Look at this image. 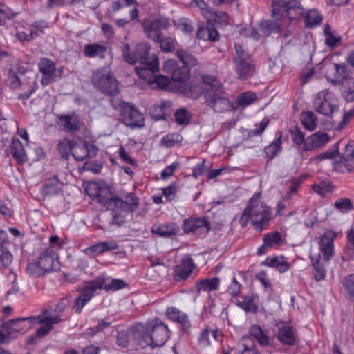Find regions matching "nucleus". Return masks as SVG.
<instances>
[{
  "mask_svg": "<svg viewBox=\"0 0 354 354\" xmlns=\"http://www.w3.org/2000/svg\"><path fill=\"white\" fill-rule=\"evenodd\" d=\"M260 197L261 193L257 192L248 201L239 220L242 227H245L250 221L254 227L261 232L269 226L270 222L274 218L271 207L262 202Z\"/></svg>",
  "mask_w": 354,
  "mask_h": 354,
  "instance_id": "nucleus-1",
  "label": "nucleus"
},
{
  "mask_svg": "<svg viewBox=\"0 0 354 354\" xmlns=\"http://www.w3.org/2000/svg\"><path fill=\"white\" fill-rule=\"evenodd\" d=\"M111 106L115 109H120L123 122L131 128H141L145 125L142 113L132 103H127L120 98L113 97L110 100Z\"/></svg>",
  "mask_w": 354,
  "mask_h": 354,
  "instance_id": "nucleus-2",
  "label": "nucleus"
},
{
  "mask_svg": "<svg viewBox=\"0 0 354 354\" xmlns=\"http://www.w3.org/2000/svg\"><path fill=\"white\" fill-rule=\"evenodd\" d=\"M91 82L97 91L106 95L115 96L119 93L118 82L108 68H100L94 71Z\"/></svg>",
  "mask_w": 354,
  "mask_h": 354,
  "instance_id": "nucleus-3",
  "label": "nucleus"
},
{
  "mask_svg": "<svg viewBox=\"0 0 354 354\" xmlns=\"http://www.w3.org/2000/svg\"><path fill=\"white\" fill-rule=\"evenodd\" d=\"M234 48L233 62L238 79L245 80L252 77L256 71L254 61L241 45L235 43Z\"/></svg>",
  "mask_w": 354,
  "mask_h": 354,
  "instance_id": "nucleus-4",
  "label": "nucleus"
},
{
  "mask_svg": "<svg viewBox=\"0 0 354 354\" xmlns=\"http://www.w3.org/2000/svg\"><path fill=\"white\" fill-rule=\"evenodd\" d=\"M304 9L299 0H275L272 1V17L276 20L288 17L290 21L298 20Z\"/></svg>",
  "mask_w": 354,
  "mask_h": 354,
  "instance_id": "nucleus-5",
  "label": "nucleus"
},
{
  "mask_svg": "<svg viewBox=\"0 0 354 354\" xmlns=\"http://www.w3.org/2000/svg\"><path fill=\"white\" fill-rule=\"evenodd\" d=\"M204 99L206 105L216 113H223L229 110L231 106L229 95L223 86L214 90L205 89Z\"/></svg>",
  "mask_w": 354,
  "mask_h": 354,
  "instance_id": "nucleus-6",
  "label": "nucleus"
},
{
  "mask_svg": "<svg viewBox=\"0 0 354 354\" xmlns=\"http://www.w3.org/2000/svg\"><path fill=\"white\" fill-rule=\"evenodd\" d=\"M86 194L103 205L106 209H113L116 196L104 183H89L86 187Z\"/></svg>",
  "mask_w": 354,
  "mask_h": 354,
  "instance_id": "nucleus-7",
  "label": "nucleus"
},
{
  "mask_svg": "<svg viewBox=\"0 0 354 354\" xmlns=\"http://www.w3.org/2000/svg\"><path fill=\"white\" fill-rule=\"evenodd\" d=\"M338 100L335 95L328 90L319 92L313 101V108L319 113L331 116L338 110Z\"/></svg>",
  "mask_w": 354,
  "mask_h": 354,
  "instance_id": "nucleus-8",
  "label": "nucleus"
},
{
  "mask_svg": "<svg viewBox=\"0 0 354 354\" xmlns=\"http://www.w3.org/2000/svg\"><path fill=\"white\" fill-rule=\"evenodd\" d=\"M143 31L147 37L151 40H159L161 37L162 30H167L171 26V21L169 18L159 15L156 17L146 19L142 24Z\"/></svg>",
  "mask_w": 354,
  "mask_h": 354,
  "instance_id": "nucleus-9",
  "label": "nucleus"
},
{
  "mask_svg": "<svg viewBox=\"0 0 354 354\" xmlns=\"http://www.w3.org/2000/svg\"><path fill=\"white\" fill-rule=\"evenodd\" d=\"M150 47L146 44H139L136 46L135 50L130 53L129 44H125L122 47L124 60L130 64H135L138 62L140 65L149 62L151 57L149 56Z\"/></svg>",
  "mask_w": 354,
  "mask_h": 354,
  "instance_id": "nucleus-10",
  "label": "nucleus"
},
{
  "mask_svg": "<svg viewBox=\"0 0 354 354\" xmlns=\"http://www.w3.org/2000/svg\"><path fill=\"white\" fill-rule=\"evenodd\" d=\"M37 323L35 316L10 319L3 324V330L8 333L10 338H15L18 333H24L32 325Z\"/></svg>",
  "mask_w": 354,
  "mask_h": 354,
  "instance_id": "nucleus-11",
  "label": "nucleus"
},
{
  "mask_svg": "<svg viewBox=\"0 0 354 354\" xmlns=\"http://www.w3.org/2000/svg\"><path fill=\"white\" fill-rule=\"evenodd\" d=\"M182 227L184 233L192 232L199 236H205L210 230L209 223L205 217H192L185 219Z\"/></svg>",
  "mask_w": 354,
  "mask_h": 354,
  "instance_id": "nucleus-12",
  "label": "nucleus"
},
{
  "mask_svg": "<svg viewBox=\"0 0 354 354\" xmlns=\"http://www.w3.org/2000/svg\"><path fill=\"white\" fill-rule=\"evenodd\" d=\"M196 265L189 254L183 256L178 265L174 268V280L176 282L186 281L193 272Z\"/></svg>",
  "mask_w": 354,
  "mask_h": 354,
  "instance_id": "nucleus-13",
  "label": "nucleus"
},
{
  "mask_svg": "<svg viewBox=\"0 0 354 354\" xmlns=\"http://www.w3.org/2000/svg\"><path fill=\"white\" fill-rule=\"evenodd\" d=\"M57 124L67 133H75L84 128V122L75 113L57 115Z\"/></svg>",
  "mask_w": 354,
  "mask_h": 354,
  "instance_id": "nucleus-14",
  "label": "nucleus"
},
{
  "mask_svg": "<svg viewBox=\"0 0 354 354\" xmlns=\"http://www.w3.org/2000/svg\"><path fill=\"white\" fill-rule=\"evenodd\" d=\"M163 68L166 72L171 74V77L174 82H185L189 78L190 73L187 66H179L175 60L166 61Z\"/></svg>",
  "mask_w": 354,
  "mask_h": 354,
  "instance_id": "nucleus-15",
  "label": "nucleus"
},
{
  "mask_svg": "<svg viewBox=\"0 0 354 354\" xmlns=\"http://www.w3.org/2000/svg\"><path fill=\"white\" fill-rule=\"evenodd\" d=\"M38 261L46 272L59 269L58 254L53 247H46L40 253Z\"/></svg>",
  "mask_w": 354,
  "mask_h": 354,
  "instance_id": "nucleus-16",
  "label": "nucleus"
},
{
  "mask_svg": "<svg viewBox=\"0 0 354 354\" xmlns=\"http://www.w3.org/2000/svg\"><path fill=\"white\" fill-rule=\"evenodd\" d=\"M39 72L42 74L41 84L43 86L54 82L56 78V66L53 61L41 58L38 63Z\"/></svg>",
  "mask_w": 354,
  "mask_h": 354,
  "instance_id": "nucleus-17",
  "label": "nucleus"
},
{
  "mask_svg": "<svg viewBox=\"0 0 354 354\" xmlns=\"http://www.w3.org/2000/svg\"><path fill=\"white\" fill-rule=\"evenodd\" d=\"M158 59L156 55L151 56L149 62L143 64L140 66L136 67L138 75L148 82L153 84V79L157 72H158Z\"/></svg>",
  "mask_w": 354,
  "mask_h": 354,
  "instance_id": "nucleus-18",
  "label": "nucleus"
},
{
  "mask_svg": "<svg viewBox=\"0 0 354 354\" xmlns=\"http://www.w3.org/2000/svg\"><path fill=\"white\" fill-rule=\"evenodd\" d=\"M336 234L330 230L324 232L319 241V250L324 261H329L334 255V241Z\"/></svg>",
  "mask_w": 354,
  "mask_h": 354,
  "instance_id": "nucleus-19",
  "label": "nucleus"
},
{
  "mask_svg": "<svg viewBox=\"0 0 354 354\" xmlns=\"http://www.w3.org/2000/svg\"><path fill=\"white\" fill-rule=\"evenodd\" d=\"M276 337L283 346H293L296 344L295 330L286 322H281L277 325Z\"/></svg>",
  "mask_w": 354,
  "mask_h": 354,
  "instance_id": "nucleus-20",
  "label": "nucleus"
},
{
  "mask_svg": "<svg viewBox=\"0 0 354 354\" xmlns=\"http://www.w3.org/2000/svg\"><path fill=\"white\" fill-rule=\"evenodd\" d=\"M139 204V198L133 193H128L122 198L116 196L114 207H117L125 212H134Z\"/></svg>",
  "mask_w": 354,
  "mask_h": 354,
  "instance_id": "nucleus-21",
  "label": "nucleus"
},
{
  "mask_svg": "<svg viewBox=\"0 0 354 354\" xmlns=\"http://www.w3.org/2000/svg\"><path fill=\"white\" fill-rule=\"evenodd\" d=\"M131 336L135 344L141 348H145L147 346L153 348L149 330H145L142 325H138L134 329L131 330Z\"/></svg>",
  "mask_w": 354,
  "mask_h": 354,
  "instance_id": "nucleus-22",
  "label": "nucleus"
},
{
  "mask_svg": "<svg viewBox=\"0 0 354 354\" xmlns=\"http://www.w3.org/2000/svg\"><path fill=\"white\" fill-rule=\"evenodd\" d=\"M330 140V137L325 132H317L308 136L303 146L305 151H313L326 145Z\"/></svg>",
  "mask_w": 354,
  "mask_h": 354,
  "instance_id": "nucleus-23",
  "label": "nucleus"
},
{
  "mask_svg": "<svg viewBox=\"0 0 354 354\" xmlns=\"http://www.w3.org/2000/svg\"><path fill=\"white\" fill-rule=\"evenodd\" d=\"M149 333L153 348L162 346L169 339V330L162 323L155 324L149 330Z\"/></svg>",
  "mask_w": 354,
  "mask_h": 354,
  "instance_id": "nucleus-24",
  "label": "nucleus"
},
{
  "mask_svg": "<svg viewBox=\"0 0 354 354\" xmlns=\"http://www.w3.org/2000/svg\"><path fill=\"white\" fill-rule=\"evenodd\" d=\"M118 249V243L114 241H102L84 249V252L86 255L95 257L105 252Z\"/></svg>",
  "mask_w": 354,
  "mask_h": 354,
  "instance_id": "nucleus-25",
  "label": "nucleus"
},
{
  "mask_svg": "<svg viewBox=\"0 0 354 354\" xmlns=\"http://www.w3.org/2000/svg\"><path fill=\"white\" fill-rule=\"evenodd\" d=\"M345 149V153L341 157L338 167L343 172L352 171L354 169V145L348 144Z\"/></svg>",
  "mask_w": 354,
  "mask_h": 354,
  "instance_id": "nucleus-26",
  "label": "nucleus"
},
{
  "mask_svg": "<svg viewBox=\"0 0 354 354\" xmlns=\"http://www.w3.org/2000/svg\"><path fill=\"white\" fill-rule=\"evenodd\" d=\"M179 227L175 223H165L160 225H153L151 233L160 237L170 238L179 232Z\"/></svg>",
  "mask_w": 354,
  "mask_h": 354,
  "instance_id": "nucleus-27",
  "label": "nucleus"
},
{
  "mask_svg": "<svg viewBox=\"0 0 354 354\" xmlns=\"http://www.w3.org/2000/svg\"><path fill=\"white\" fill-rule=\"evenodd\" d=\"M261 264L265 266L275 268L281 273L287 272L290 268V263L283 256L268 257Z\"/></svg>",
  "mask_w": 354,
  "mask_h": 354,
  "instance_id": "nucleus-28",
  "label": "nucleus"
},
{
  "mask_svg": "<svg viewBox=\"0 0 354 354\" xmlns=\"http://www.w3.org/2000/svg\"><path fill=\"white\" fill-rule=\"evenodd\" d=\"M220 285V279L218 277H213L212 279H202L195 282V286L198 292H212L218 289Z\"/></svg>",
  "mask_w": 354,
  "mask_h": 354,
  "instance_id": "nucleus-29",
  "label": "nucleus"
},
{
  "mask_svg": "<svg viewBox=\"0 0 354 354\" xmlns=\"http://www.w3.org/2000/svg\"><path fill=\"white\" fill-rule=\"evenodd\" d=\"M10 153L17 163L22 165L27 161V156L24 145L18 138L12 140L10 144Z\"/></svg>",
  "mask_w": 354,
  "mask_h": 354,
  "instance_id": "nucleus-30",
  "label": "nucleus"
},
{
  "mask_svg": "<svg viewBox=\"0 0 354 354\" xmlns=\"http://www.w3.org/2000/svg\"><path fill=\"white\" fill-rule=\"evenodd\" d=\"M196 36L199 39L214 42L219 39L218 31L213 26H203L199 27L196 32Z\"/></svg>",
  "mask_w": 354,
  "mask_h": 354,
  "instance_id": "nucleus-31",
  "label": "nucleus"
},
{
  "mask_svg": "<svg viewBox=\"0 0 354 354\" xmlns=\"http://www.w3.org/2000/svg\"><path fill=\"white\" fill-rule=\"evenodd\" d=\"M106 51L107 48L105 46L97 43L86 44L84 49V55L89 58L99 57L100 59H104Z\"/></svg>",
  "mask_w": 354,
  "mask_h": 354,
  "instance_id": "nucleus-32",
  "label": "nucleus"
},
{
  "mask_svg": "<svg viewBox=\"0 0 354 354\" xmlns=\"http://www.w3.org/2000/svg\"><path fill=\"white\" fill-rule=\"evenodd\" d=\"M249 335L254 337L262 346H268L270 339L258 324L252 325L249 328Z\"/></svg>",
  "mask_w": 354,
  "mask_h": 354,
  "instance_id": "nucleus-33",
  "label": "nucleus"
},
{
  "mask_svg": "<svg viewBox=\"0 0 354 354\" xmlns=\"http://www.w3.org/2000/svg\"><path fill=\"white\" fill-rule=\"evenodd\" d=\"M102 288V283L97 281H91L85 283V285L80 290V297L86 299L88 302L94 295V292Z\"/></svg>",
  "mask_w": 354,
  "mask_h": 354,
  "instance_id": "nucleus-34",
  "label": "nucleus"
},
{
  "mask_svg": "<svg viewBox=\"0 0 354 354\" xmlns=\"http://www.w3.org/2000/svg\"><path fill=\"white\" fill-rule=\"evenodd\" d=\"M205 90L202 84L196 82H192L190 84H185L183 87L184 95L194 99H198L202 94L204 95Z\"/></svg>",
  "mask_w": 354,
  "mask_h": 354,
  "instance_id": "nucleus-35",
  "label": "nucleus"
},
{
  "mask_svg": "<svg viewBox=\"0 0 354 354\" xmlns=\"http://www.w3.org/2000/svg\"><path fill=\"white\" fill-rule=\"evenodd\" d=\"M311 265L313 267V275L314 279L317 281H320L325 279L326 272L324 265L320 261L319 257H311Z\"/></svg>",
  "mask_w": 354,
  "mask_h": 354,
  "instance_id": "nucleus-36",
  "label": "nucleus"
},
{
  "mask_svg": "<svg viewBox=\"0 0 354 354\" xmlns=\"http://www.w3.org/2000/svg\"><path fill=\"white\" fill-rule=\"evenodd\" d=\"M322 19V16L318 10L311 9L304 16L305 26L306 28H312L321 24Z\"/></svg>",
  "mask_w": 354,
  "mask_h": 354,
  "instance_id": "nucleus-37",
  "label": "nucleus"
},
{
  "mask_svg": "<svg viewBox=\"0 0 354 354\" xmlns=\"http://www.w3.org/2000/svg\"><path fill=\"white\" fill-rule=\"evenodd\" d=\"M176 55L181 61L183 64L182 66H187L188 68H189V67L196 66L198 64L197 59L186 50H177Z\"/></svg>",
  "mask_w": 354,
  "mask_h": 354,
  "instance_id": "nucleus-38",
  "label": "nucleus"
},
{
  "mask_svg": "<svg viewBox=\"0 0 354 354\" xmlns=\"http://www.w3.org/2000/svg\"><path fill=\"white\" fill-rule=\"evenodd\" d=\"M301 120L304 127L308 131H313L317 127V117L312 111L303 112Z\"/></svg>",
  "mask_w": 354,
  "mask_h": 354,
  "instance_id": "nucleus-39",
  "label": "nucleus"
},
{
  "mask_svg": "<svg viewBox=\"0 0 354 354\" xmlns=\"http://www.w3.org/2000/svg\"><path fill=\"white\" fill-rule=\"evenodd\" d=\"M263 242L269 248H273L283 245V239L281 232L274 231L266 234L263 236Z\"/></svg>",
  "mask_w": 354,
  "mask_h": 354,
  "instance_id": "nucleus-40",
  "label": "nucleus"
},
{
  "mask_svg": "<svg viewBox=\"0 0 354 354\" xmlns=\"http://www.w3.org/2000/svg\"><path fill=\"white\" fill-rule=\"evenodd\" d=\"M61 183L57 177L47 180L42 187V192L46 195L57 194L60 189Z\"/></svg>",
  "mask_w": 354,
  "mask_h": 354,
  "instance_id": "nucleus-41",
  "label": "nucleus"
},
{
  "mask_svg": "<svg viewBox=\"0 0 354 354\" xmlns=\"http://www.w3.org/2000/svg\"><path fill=\"white\" fill-rule=\"evenodd\" d=\"M73 142L69 139L64 138L57 144V149L59 153L66 160H68L70 155H72Z\"/></svg>",
  "mask_w": 354,
  "mask_h": 354,
  "instance_id": "nucleus-42",
  "label": "nucleus"
},
{
  "mask_svg": "<svg viewBox=\"0 0 354 354\" xmlns=\"http://www.w3.org/2000/svg\"><path fill=\"white\" fill-rule=\"evenodd\" d=\"M257 99V95L254 93L248 91L239 94L236 100V104L238 106L245 108L251 105Z\"/></svg>",
  "mask_w": 354,
  "mask_h": 354,
  "instance_id": "nucleus-43",
  "label": "nucleus"
},
{
  "mask_svg": "<svg viewBox=\"0 0 354 354\" xmlns=\"http://www.w3.org/2000/svg\"><path fill=\"white\" fill-rule=\"evenodd\" d=\"M237 306L246 312L256 313L257 306L254 304V297L253 295H246L242 300H239Z\"/></svg>",
  "mask_w": 354,
  "mask_h": 354,
  "instance_id": "nucleus-44",
  "label": "nucleus"
},
{
  "mask_svg": "<svg viewBox=\"0 0 354 354\" xmlns=\"http://www.w3.org/2000/svg\"><path fill=\"white\" fill-rule=\"evenodd\" d=\"M72 156L77 161H83L88 158V153H86L84 141L79 143L73 142Z\"/></svg>",
  "mask_w": 354,
  "mask_h": 354,
  "instance_id": "nucleus-45",
  "label": "nucleus"
},
{
  "mask_svg": "<svg viewBox=\"0 0 354 354\" xmlns=\"http://www.w3.org/2000/svg\"><path fill=\"white\" fill-rule=\"evenodd\" d=\"M183 137L177 133H169L163 136L160 140L161 145L165 147H172L176 145H180Z\"/></svg>",
  "mask_w": 354,
  "mask_h": 354,
  "instance_id": "nucleus-46",
  "label": "nucleus"
},
{
  "mask_svg": "<svg viewBox=\"0 0 354 354\" xmlns=\"http://www.w3.org/2000/svg\"><path fill=\"white\" fill-rule=\"evenodd\" d=\"M49 310L46 309L42 310L41 313L37 316H35L37 324H41V322H46L48 325L51 326V328H53V325L55 324H57L62 321L59 315L55 316H48Z\"/></svg>",
  "mask_w": 354,
  "mask_h": 354,
  "instance_id": "nucleus-47",
  "label": "nucleus"
},
{
  "mask_svg": "<svg viewBox=\"0 0 354 354\" xmlns=\"http://www.w3.org/2000/svg\"><path fill=\"white\" fill-rule=\"evenodd\" d=\"M324 33L325 44L330 48L336 47L341 42V37L333 34L331 28L328 24L324 26Z\"/></svg>",
  "mask_w": 354,
  "mask_h": 354,
  "instance_id": "nucleus-48",
  "label": "nucleus"
},
{
  "mask_svg": "<svg viewBox=\"0 0 354 354\" xmlns=\"http://www.w3.org/2000/svg\"><path fill=\"white\" fill-rule=\"evenodd\" d=\"M281 136L274 139V140L268 146L265 148V153L266 156L270 158H274L279 151L281 150Z\"/></svg>",
  "mask_w": 354,
  "mask_h": 354,
  "instance_id": "nucleus-49",
  "label": "nucleus"
},
{
  "mask_svg": "<svg viewBox=\"0 0 354 354\" xmlns=\"http://www.w3.org/2000/svg\"><path fill=\"white\" fill-rule=\"evenodd\" d=\"M203 80V87L205 89H216L217 87L223 86L222 83L217 79L216 77L211 75H203L201 77Z\"/></svg>",
  "mask_w": 354,
  "mask_h": 354,
  "instance_id": "nucleus-50",
  "label": "nucleus"
},
{
  "mask_svg": "<svg viewBox=\"0 0 354 354\" xmlns=\"http://www.w3.org/2000/svg\"><path fill=\"white\" fill-rule=\"evenodd\" d=\"M174 118L178 124L187 125L190 122L191 113L186 109L181 108L176 111Z\"/></svg>",
  "mask_w": 354,
  "mask_h": 354,
  "instance_id": "nucleus-51",
  "label": "nucleus"
},
{
  "mask_svg": "<svg viewBox=\"0 0 354 354\" xmlns=\"http://www.w3.org/2000/svg\"><path fill=\"white\" fill-rule=\"evenodd\" d=\"M263 32L266 35L278 33L281 31V26L277 21H266L261 23Z\"/></svg>",
  "mask_w": 354,
  "mask_h": 354,
  "instance_id": "nucleus-52",
  "label": "nucleus"
},
{
  "mask_svg": "<svg viewBox=\"0 0 354 354\" xmlns=\"http://www.w3.org/2000/svg\"><path fill=\"white\" fill-rule=\"evenodd\" d=\"M242 345L243 349L241 354H258L255 344L249 336L245 335L242 337Z\"/></svg>",
  "mask_w": 354,
  "mask_h": 354,
  "instance_id": "nucleus-53",
  "label": "nucleus"
},
{
  "mask_svg": "<svg viewBox=\"0 0 354 354\" xmlns=\"http://www.w3.org/2000/svg\"><path fill=\"white\" fill-rule=\"evenodd\" d=\"M12 255L6 247H0V270L6 268L12 262Z\"/></svg>",
  "mask_w": 354,
  "mask_h": 354,
  "instance_id": "nucleus-54",
  "label": "nucleus"
},
{
  "mask_svg": "<svg viewBox=\"0 0 354 354\" xmlns=\"http://www.w3.org/2000/svg\"><path fill=\"white\" fill-rule=\"evenodd\" d=\"M292 140L297 145H304L306 142L304 133L297 126H295L290 130Z\"/></svg>",
  "mask_w": 354,
  "mask_h": 354,
  "instance_id": "nucleus-55",
  "label": "nucleus"
},
{
  "mask_svg": "<svg viewBox=\"0 0 354 354\" xmlns=\"http://www.w3.org/2000/svg\"><path fill=\"white\" fill-rule=\"evenodd\" d=\"M334 207L342 213H347L353 207L351 201L348 198L337 200Z\"/></svg>",
  "mask_w": 354,
  "mask_h": 354,
  "instance_id": "nucleus-56",
  "label": "nucleus"
},
{
  "mask_svg": "<svg viewBox=\"0 0 354 354\" xmlns=\"http://www.w3.org/2000/svg\"><path fill=\"white\" fill-rule=\"evenodd\" d=\"M26 272L34 277L41 276L47 272L43 268L39 262H32L29 263L26 267Z\"/></svg>",
  "mask_w": 354,
  "mask_h": 354,
  "instance_id": "nucleus-57",
  "label": "nucleus"
},
{
  "mask_svg": "<svg viewBox=\"0 0 354 354\" xmlns=\"http://www.w3.org/2000/svg\"><path fill=\"white\" fill-rule=\"evenodd\" d=\"M348 245L345 250V255L347 260L354 258V231L351 229L347 232Z\"/></svg>",
  "mask_w": 354,
  "mask_h": 354,
  "instance_id": "nucleus-58",
  "label": "nucleus"
},
{
  "mask_svg": "<svg viewBox=\"0 0 354 354\" xmlns=\"http://www.w3.org/2000/svg\"><path fill=\"white\" fill-rule=\"evenodd\" d=\"M176 25L177 28L184 33L190 34L194 31L193 23L189 19L180 18Z\"/></svg>",
  "mask_w": 354,
  "mask_h": 354,
  "instance_id": "nucleus-59",
  "label": "nucleus"
},
{
  "mask_svg": "<svg viewBox=\"0 0 354 354\" xmlns=\"http://www.w3.org/2000/svg\"><path fill=\"white\" fill-rule=\"evenodd\" d=\"M6 83L11 89H17L21 85V81L19 77L12 68L8 71V78Z\"/></svg>",
  "mask_w": 354,
  "mask_h": 354,
  "instance_id": "nucleus-60",
  "label": "nucleus"
},
{
  "mask_svg": "<svg viewBox=\"0 0 354 354\" xmlns=\"http://www.w3.org/2000/svg\"><path fill=\"white\" fill-rule=\"evenodd\" d=\"M131 330H120L118 332L116 343L119 346L126 348L129 346Z\"/></svg>",
  "mask_w": 354,
  "mask_h": 354,
  "instance_id": "nucleus-61",
  "label": "nucleus"
},
{
  "mask_svg": "<svg viewBox=\"0 0 354 354\" xmlns=\"http://www.w3.org/2000/svg\"><path fill=\"white\" fill-rule=\"evenodd\" d=\"M343 287L351 299H354V274L346 277L343 281Z\"/></svg>",
  "mask_w": 354,
  "mask_h": 354,
  "instance_id": "nucleus-62",
  "label": "nucleus"
},
{
  "mask_svg": "<svg viewBox=\"0 0 354 354\" xmlns=\"http://www.w3.org/2000/svg\"><path fill=\"white\" fill-rule=\"evenodd\" d=\"M153 41L160 43L162 51L170 52L174 49V39L171 37L165 38L164 35H162L159 40H153Z\"/></svg>",
  "mask_w": 354,
  "mask_h": 354,
  "instance_id": "nucleus-63",
  "label": "nucleus"
},
{
  "mask_svg": "<svg viewBox=\"0 0 354 354\" xmlns=\"http://www.w3.org/2000/svg\"><path fill=\"white\" fill-rule=\"evenodd\" d=\"M172 103L170 101H163L159 105H155V110H160L161 115H155L158 118H165L171 113Z\"/></svg>",
  "mask_w": 354,
  "mask_h": 354,
  "instance_id": "nucleus-64",
  "label": "nucleus"
}]
</instances>
